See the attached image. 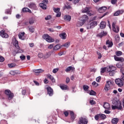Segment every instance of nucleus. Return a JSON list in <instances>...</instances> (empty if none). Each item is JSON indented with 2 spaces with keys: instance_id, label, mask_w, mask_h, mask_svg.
Segmentation results:
<instances>
[{
  "instance_id": "obj_21",
  "label": "nucleus",
  "mask_w": 124,
  "mask_h": 124,
  "mask_svg": "<svg viewBox=\"0 0 124 124\" xmlns=\"http://www.w3.org/2000/svg\"><path fill=\"white\" fill-rule=\"evenodd\" d=\"M47 78H49L53 83H55L56 82V80L54 77L52 75H50V74L47 75Z\"/></svg>"
},
{
  "instance_id": "obj_36",
  "label": "nucleus",
  "mask_w": 124,
  "mask_h": 124,
  "mask_svg": "<svg viewBox=\"0 0 124 124\" xmlns=\"http://www.w3.org/2000/svg\"><path fill=\"white\" fill-rule=\"evenodd\" d=\"M59 49H61V46L60 45H56L53 47V51H57V50H59Z\"/></svg>"
},
{
  "instance_id": "obj_29",
  "label": "nucleus",
  "mask_w": 124,
  "mask_h": 124,
  "mask_svg": "<svg viewBox=\"0 0 124 124\" xmlns=\"http://www.w3.org/2000/svg\"><path fill=\"white\" fill-rule=\"evenodd\" d=\"M14 46L17 49V50H19L20 49V47H19V45L18 43V41L15 40V42L14 43Z\"/></svg>"
},
{
  "instance_id": "obj_56",
  "label": "nucleus",
  "mask_w": 124,
  "mask_h": 124,
  "mask_svg": "<svg viewBox=\"0 0 124 124\" xmlns=\"http://www.w3.org/2000/svg\"><path fill=\"white\" fill-rule=\"evenodd\" d=\"M6 14H11V12L10 11V9H7L5 11Z\"/></svg>"
},
{
  "instance_id": "obj_41",
  "label": "nucleus",
  "mask_w": 124,
  "mask_h": 124,
  "mask_svg": "<svg viewBox=\"0 0 124 124\" xmlns=\"http://www.w3.org/2000/svg\"><path fill=\"white\" fill-rule=\"evenodd\" d=\"M89 86L88 85H83V89L84 90V91H85V92H88V90H89Z\"/></svg>"
},
{
  "instance_id": "obj_4",
  "label": "nucleus",
  "mask_w": 124,
  "mask_h": 124,
  "mask_svg": "<svg viewBox=\"0 0 124 124\" xmlns=\"http://www.w3.org/2000/svg\"><path fill=\"white\" fill-rule=\"evenodd\" d=\"M48 3V0H43L42 3L39 4V6L42 9H47V4Z\"/></svg>"
},
{
  "instance_id": "obj_3",
  "label": "nucleus",
  "mask_w": 124,
  "mask_h": 124,
  "mask_svg": "<svg viewBox=\"0 0 124 124\" xmlns=\"http://www.w3.org/2000/svg\"><path fill=\"white\" fill-rule=\"evenodd\" d=\"M116 106H112L111 108L112 110H115L116 109H118V110H122L123 109V107L122 106V103L121 102L118 101L116 102Z\"/></svg>"
},
{
  "instance_id": "obj_53",
  "label": "nucleus",
  "mask_w": 124,
  "mask_h": 124,
  "mask_svg": "<svg viewBox=\"0 0 124 124\" xmlns=\"http://www.w3.org/2000/svg\"><path fill=\"white\" fill-rule=\"evenodd\" d=\"M38 57L40 59H42V58H43V57H44V55L42 53H40L38 54Z\"/></svg>"
},
{
  "instance_id": "obj_9",
  "label": "nucleus",
  "mask_w": 124,
  "mask_h": 124,
  "mask_svg": "<svg viewBox=\"0 0 124 124\" xmlns=\"http://www.w3.org/2000/svg\"><path fill=\"white\" fill-rule=\"evenodd\" d=\"M110 85H113V82L111 81L110 80L107 81L106 84L105 86L104 90L105 91H106L108 92V91H109L110 90Z\"/></svg>"
},
{
  "instance_id": "obj_62",
  "label": "nucleus",
  "mask_w": 124,
  "mask_h": 124,
  "mask_svg": "<svg viewBox=\"0 0 124 124\" xmlns=\"http://www.w3.org/2000/svg\"><path fill=\"white\" fill-rule=\"evenodd\" d=\"M121 72L122 74V75H124V68H122L121 69Z\"/></svg>"
},
{
  "instance_id": "obj_40",
  "label": "nucleus",
  "mask_w": 124,
  "mask_h": 124,
  "mask_svg": "<svg viewBox=\"0 0 124 124\" xmlns=\"http://www.w3.org/2000/svg\"><path fill=\"white\" fill-rule=\"evenodd\" d=\"M110 76H114L116 73V71H108Z\"/></svg>"
},
{
  "instance_id": "obj_63",
  "label": "nucleus",
  "mask_w": 124,
  "mask_h": 124,
  "mask_svg": "<svg viewBox=\"0 0 124 124\" xmlns=\"http://www.w3.org/2000/svg\"><path fill=\"white\" fill-rule=\"evenodd\" d=\"M53 47H54V45H50L48 46V49H52V48H53Z\"/></svg>"
},
{
  "instance_id": "obj_58",
  "label": "nucleus",
  "mask_w": 124,
  "mask_h": 124,
  "mask_svg": "<svg viewBox=\"0 0 124 124\" xmlns=\"http://www.w3.org/2000/svg\"><path fill=\"white\" fill-rule=\"evenodd\" d=\"M111 2L112 4H116L117 3V0H111Z\"/></svg>"
},
{
  "instance_id": "obj_35",
  "label": "nucleus",
  "mask_w": 124,
  "mask_h": 124,
  "mask_svg": "<svg viewBox=\"0 0 124 124\" xmlns=\"http://www.w3.org/2000/svg\"><path fill=\"white\" fill-rule=\"evenodd\" d=\"M64 19L66 21H68L69 22H70V21L71 20V16L69 15H66L64 16Z\"/></svg>"
},
{
  "instance_id": "obj_23",
  "label": "nucleus",
  "mask_w": 124,
  "mask_h": 124,
  "mask_svg": "<svg viewBox=\"0 0 124 124\" xmlns=\"http://www.w3.org/2000/svg\"><path fill=\"white\" fill-rule=\"evenodd\" d=\"M59 35L62 39H66L67 35L65 32L61 33Z\"/></svg>"
},
{
  "instance_id": "obj_64",
  "label": "nucleus",
  "mask_w": 124,
  "mask_h": 124,
  "mask_svg": "<svg viewBox=\"0 0 124 124\" xmlns=\"http://www.w3.org/2000/svg\"><path fill=\"white\" fill-rule=\"evenodd\" d=\"M104 112L106 114H110L111 113V111L107 110H105Z\"/></svg>"
},
{
  "instance_id": "obj_57",
  "label": "nucleus",
  "mask_w": 124,
  "mask_h": 124,
  "mask_svg": "<svg viewBox=\"0 0 124 124\" xmlns=\"http://www.w3.org/2000/svg\"><path fill=\"white\" fill-rule=\"evenodd\" d=\"M100 80H101V77H98L96 78V80L97 82L99 83L100 82Z\"/></svg>"
},
{
  "instance_id": "obj_38",
  "label": "nucleus",
  "mask_w": 124,
  "mask_h": 124,
  "mask_svg": "<svg viewBox=\"0 0 124 124\" xmlns=\"http://www.w3.org/2000/svg\"><path fill=\"white\" fill-rule=\"evenodd\" d=\"M29 31H30V32H31L32 33L34 32V28L33 27L31 26V27H28Z\"/></svg>"
},
{
  "instance_id": "obj_30",
  "label": "nucleus",
  "mask_w": 124,
  "mask_h": 124,
  "mask_svg": "<svg viewBox=\"0 0 124 124\" xmlns=\"http://www.w3.org/2000/svg\"><path fill=\"white\" fill-rule=\"evenodd\" d=\"M87 20H89V16H87V15H83L82 16V21H83V23H85L86 21Z\"/></svg>"
},
{
  "instance_id": "obj_39",
  "label": "nucleus",
  "mask_w": 124,
  "mask_h": 124,
  "mask_svg": "<svg viewBox=\"0 0 124 124\" xmlns=\"http://www.w3.org/2000/svg\"><path fill=\"white\" fill-rule=\"evenodd\" d=\"M62 46H63V47H66V48H68V47L70 46V42H68L65 43L64 45H62Z\"/></svg>"
},
{
  "instance_id": "obj_22",
  "label": "nucleus",
  "mask_w": 124,
  "mask_h": 124,
  "mask_svg": "<svg viewBox=\"0 0 124 124\" xmlns=\"http://www.w3.org/2000/svg\"><path fill=\"white\" fill-rule=\"evenodd\" d=\"M124 12V10H118L114 14V16H119V15L123 14Z\"/></svg>"
},
{
  "instance_id": "obj_13",
  "label": "nucleus",
  "mask_w": 124,
  "mask_h": 124,
  "mask_svg": "<svg viewBox=\"0 0 124 124\" xmlns=\"http://www.w3.org/2000/svg\"><path fill=\"white\" fill-rule=\"evenodd\" d=\"M0 36H1V37H3V38H8L9 36L8 34L5 33V31L4 30H1L0 31Z\"/></svg>"
},
{
  "instance_id": "obj_2",
  "label": "nucleus",
  "mask_w": 124,
  "mask_h": 124,
  "mask_svg": "<svg viewBox=\"0 0 124 124\" xmlns=\"http://www.w3.org/2000/svg\"><path fill=\"white\" fill-rule=\"evenodd\" d=\"M91 8L86 7L84 9H82V13H87V15L89 16H93V12L92 10H90Z\"/></svg>"
},
{
  "instance_id": "obj_28",
  "label": "nucleus",
  "mask_w": 124,
  "mask_h": 124,
  "mask_svg": "<svg viewBox=\"0 0 124 124\" xmlns=\"http://www.w3.org/2000/svg\"><path fill=\"white\" fill-rule=\"evenodd\" d=\"M111 123L112 124H117L119 123V118H113L111 120Z\"/></svg>"
},
{
  "instance_id": "obj_59",
  "label": "nucleus",
  "mask_w": 124,
  "mask_h": 124,
  "mask_svg": "<svg viewBox=\"0 0 124 124\" xmlns=\"http://www.w3.org/2000/svg\"><path fill=\"white\" fill-rule=\"evenodd\" d=\"M57 71H59V69L56 68L53 70V73H57Z\"/></svg>"
},
{
  "instance_id": "obj_20",
  "label": "nucleus",
  "mask_w": 124,
  "mask_h": 124,
  "mask_svg": "<svg viewBox=\"0 0 124 124\" xmlns=\"http://www.w3.org/2000/svg\"><path fill=\"white\" fill-rule=\"evenodd\" d=\"M100 28L101 29V30H103V29H105V28H106V22L105 21L101 22Z\"/></svg>"
},
{
  "instance_id": "obj_5",
  "label": "nucleus",
  "mask_w": 124,
  "mask_h": 124,
  "mask_svg": "<svg viewBox=\"0 0 124 124\" xmlns=\"http://www.w3.org/2000/svg\"><path fill=\"white\" fill-rule=\"evenodd\" d=\"M88 122L87 118L81 117L79 119L78 124H88Z\"/></svg>"
},
{
  "instance_id": "obj_14",
  "label": "nucleus",
  "mask_w": 124,
  "mask_h": 124,
  "mask_svg": "<svg viewBox=\"0 0 124 124\" xmlns=\"http://www.w3.org/2000/svg\"><path fill=\"white\" fill-rule=\"evenodd\" d=\"M69 71H71V72H73L75 71V68L72 66H70L65 69L66 72H69Z\"/></svg>"
},
{
  "instance_id": "obj_8",
  "label": "nucleus",
  "mask_w": 124,
  "mask_h": 124,
  "mask_svg": "<svg viewBox=\"0 0 124 124\" xmlns=\"http://www.w3.org/2000/svg\"><path fill=\"white\" fill-rule=\"evenodd\" d=\"M43 38L47 42H54V41H55V40H54L53 38L50 37L48 34H45L43 36Z\"/></svg>"
},
{
  "instance_id": "obj_26",
  "label": "nucleus",
  "mask_w": 124,
  "mask_h": 124,
  "mask_svg": "<svg viewBox=\"0 0 124 124\" xmlns=\"http://www.w3.org/2000/svg\"><path fill=\"white\" fill-rule=\"evenodd\" d=\"M72 7L70 6V4L68 2H66V4L63 7V9H71Z\"/></svg>"
},
{
  "instance_id": "obj_48",
  "label": "nucleus",
  "mask_w": 124,
  "mask_h": 124,
  "mask_svg": "<svg viewBox=\"0 0 124 124\" xmlns=\"http://www.w3.org/2000/svg\"><path fill=\"white\" fill-rule=\"evenodd\" d=\"M94 119L96 121H98L99 119H100L99 114H97L96 115H95Z\"/></svg>"
},
{
  "instance_id": "obj_12",
  "label": "nucleus",
  "mask_w": 124,
  "mask_h": 124,
  "mask_svg": "<svg viewBox=\"0 0 124 124\" xmlns=\"http://www.w3.org/2000/svg\"><path fill=\"white\" fill-rule=\"evenodd\" d=\"M107 35V32L102 31L96 35L97 37H99V38H102L103 36H106Z\"/></svg>"
},
{
  "instance_id": "obj_19",
  "label": "nucleus",
  "mask_w": 124,
  "mask_h": 124,
  "mask_svg": "<svg viewBox=\"0 0 124 124\" xmlns=\"http://www.w3.org/2000/svg\"><path fill=\"white\" fill-rule=\"evenodd\" d=\"M19 39L21 40H25V32L20 33L18 34Z\"/></svg>"
},
{
  "instance_id": "obj_11",
  "label": "nucleus",
  "mask_w": 124,
  "mask_h": 124,
  "mask_svg": "<svg viewBox=\"0 0 124 124\" xmlns=\"http://www.w3.org/2000/svg\"><path fill=\"white\" fill-rule=\"evenodd\" d=\"M46 89L47 94L49 95V96H52L53 94H54V91L53 90V89H52V88H51L50 87H48Z\"/></svg>"
},
{
  "instance_id": "obj_6",
  "label": "nucleus",
  "mask_w": 124,
  "mask_h": 124,
  "mask_svg": "<svg viewBox=\"0 0 124 124\" xmlns=\"http://www.w3.org/2000/svg\"><path fill=\"white\" fill-rule=\"evenodd\" d=\"M5 93L6 95H8L9 100H11L13 98V96H14V94L11 93L10 90H5Z\"/></svg>"
},
{
  "instance_id": "obj_7",
  "label": "nucleus",
  "mask_w": 124,
  "mask_h": 124,
  "mask_svg": "<svg viewBox=\"0 0 124 124\" xmlns=\"http://www.w3.org/2000/svg\"><path fill=\"white\" fill-rule=\"evenodd\" d=\"M117 25V22H114L112 23V31L114 32H116V33H118L119 32L120 30L119 29V26Z\"/></svg>"
},
{
  "instance_id": "obj_46",
  "label": "nucleus",
  "mask_w": 124,
  "mask_h": 124,
  "mask_svg": "<svg viewBox=\"0 0 124 124\" xmlns=\"http://www.w3.org/2000/svg\"><path fill=\"white\" fill-rule=\"evenodd\" d=\"M96 94V93L94 92L93 90H91L90 93V95H95Z\"/></svg>"
},
{
  "instance_id": "obj_43",
  "label": "nucleus",
  "mask_w": 124,
  "mask_h": 124,
  "mask_svg": "<svg viewBox=\"0 0 124 124\" xmlns=\"http://www.w3.org/2000/svg\"><path fill=\"white\" fill-rule=\"evenodd\" d=\"M115 54L117 57H119L120 56H122V55H123V52L121 51H117L116 52Z\"/></svg>"
},
{
  "instance_id": "obj_1",
  "label": "nucleus",
  "mask_w": 124,
  "mask_h": 124,
  "mask_svg": "<svg viewBox=\"0 0 124 124\" xmlns=\"http://www.w3.org/2000/svg\"><path fill=\"white\" fill-rule=\"evenodd\" d=\"M97 25V21L90 20L89 24H88L86 25V28L88 30H90L91 29H93L94 27H96Z\"/></svg>"
},
{
  "instance_id": "obj_51",
  "label": "nucleus",
  "mask_w": 124,
  "mask_h": 124,
  "mask_svg": "<svg viewBox=\"0 0 124 124\" xmlns=\"http://www.w3.org/2000/svg\"><path fill=\"white\" fill-rule=\"evenodd\" d=\"M51 18H52V16H47L45 18V19L46 21H48V20H50Z\"/></svg>"
},
{
  "instance_id": "obj_45",
  "label": "nucleus",
  "mask_w": 124,
  "mask_h": 124,
  "mask_svg": "<svg viewBox=\"0 0 124 124\" xmlns=\"http://www.w3.org/2000/svg\"><path fill=\"white\" fill-rule=\"evenodd\" d=\"M92 86H93L94 87H98V86H99V84H98V83H97L95 81H93L92 83Z\"/></svg>"
},
{
  "instance_id": "obj_54",
  "label": "nucleus",
  "mask_w": 124,
  "mask_h": 124,
  "mask_svg": "<svg viewBox=\"0 0 124 124\" xmlns=\"http://www.w3.org/2000/svg\"><path fill=\"white\" fill-rule=\"evenodd\" d=\"M20 59L21 60V61H24V60L26 59V56L24 55H22V56H20Z\"/></svg>"
},
{
  "instance_id": "obj_33",
  "label": "nucleus",
  "mask_w": 124,
  "mask_h": 124,
  "mask_svg": "<svg viewBox=\"0 0 124 124\" xmlns=\"http://www.w3.org/2000/svg\"><path fill=\"white\" fill-rule=\"evenodd\" d=\"M22 12H29V13H31V11L28 8H23L22 9Z\"/></svg>"
},
{
  "instance_id": "obj_25",
  "label": "nucleus",
  "mask_w": 124,
  "mask_h": 124,
  "mask_svg": "<svg viewBox=\"0 0 124 124\" xmlns=\"http://www.w3.org/2000/svg\"><path fill=\"white\" fill-rule=\"evenodd\" d=\"M70 116H71V119L72 121H74V120H75V118H76V115L74 114V112L73 111H70Z\"/></svg>"
},
{
  "instance_id": "obj_24",
  "label": "nucleus",
  "mask_w": 124,
  "mask_h": 124,
  "mask_svg": "<svg viewBox=\"0 0 124 124\" xmlns=\"http://www.w3.org/2000/svg\"><path fill=\"white\" fill-rule=\"evenodd\" d=\"M106 45H107L108 48H110L112 47V46H113V42H112L111 41H109V40H108L106 42Z\"/></svg>"
},
{
  "instance_id": "obj_47",
  "label": "nucleus",
  "mask_w": 124,
  "mask_h": 124,
  "mask_svg": "<svg viewBox=\"0 0 124 124\" xmlns=\"http://www.w3.org/2000/svg\"><path fill=\"white\" fill-rule=\"evenodd\" d=\"M33 23H34V19H33V18H31L29 20L30 25H32V24H33Z\"/></svg>"
},
{
  "instance_id": "obj_52",
  "label": "nucleus",
  "mask_w": 124,
  "mask_h": 124,
  "mask_svg": "<svg viewBox=\"0 0 124 124\" xmlns=\"http://www.w3.org/2000/svg\"><path fill=\"white\" fill-rule=\"evenodd\" d=\"M97 55L98 56V59H101L102 58V55H101V53H100V52L97 51Z\"/></svg>"
},
{
  "instance_id": "obj_42",
  "label": "nucleus",
  "mask_w": 124,
  "mask_h": 124,
  "mask_svg": "<svg viewBox=\"0 0 124 124\" xmlns=\"http://www.w3.org/2000/svg\"><path fill=\"white\" fill-rule=\"evenodd\" d=\"M8 66L9 67L12 68V67H15V66H16V64L15 63L8 64Z\"/></svg>"
},
{
  "instance_id": "obj_50",
  "label": "nucleus",
  "mask_w": 124,
  "mask_h": 124,
  "mask_svg": "<svg viewBox=\"0 0 124 124\" xmlns=\"http://www.w3.org/2000/svg\"><path fill=\"white\" fill-rule=\"evenodd\" d=\"M54 11L56 13H59V12H60V8H54Z\"/></svg>"
},
{
  "instance_id": "obj_61",
  "label": "nucleus",
  "mask_w": 124,
  "mask_h": 124,
  "mask_svg": "<svg viewBox=\"0 0 124 124\" xmlns=\"http://www.w3.org/2000/svg\"><path fill=\"white\" fill-rule=\"evenodd\" d=\"M79 1H80V0H74V4H76L78 3L79 2Z\"/></svg>"
},
{
  "instance_id": "obj_10",
  "label": "nucleus",
  "mask_w": 124,
  "mask_h": 124,
  "mask_svg": "<svg viewBox=\"0 0 124 124\" xmlns=\"http://www.w3.org/2000/svg\"><path fill=\"white\" fill-rule=\"evenodd\" d=\"M115 82L119 87H123L124 86V81L121 78H116L115 80Z\"/></svg>"
},
{
  "instance_id": "obj_27",
  "label": "nucleus",
  "mask_w": 124,
  "mask_h": 124,
  "mask_svg": "<svg viewBox=\"0 0 124 124\" xmlns=\"http://www.w3.org/2000/svg\"><path fill=\"white\" fill-rule=\"evenodd\" d=\"M11 75H16L17 74H20V71L15 70V71H11L10 72Z\"/></svg>"
},
{
  "instance_id": "obj_18",
  "label": "nucleus",
  "mask_w": 124,
  "mask_h": 124,
  "mask_svg": "<svg viewBox=\"0 0 124 124\" xmlns=\"http://www.w3.org/2000/svg\"><path fill=\"white\" fill-rule=\"evenodd\" d=\"M103 107L105 109H107V110H109L110 108H111V106L108 103H104Z\"/></svg>"
},
{
  "instance_id": "obj_49",
  "label": "nucleus",
  "mask_w": 124,
  "mask_h": 124,
  "mask_svg": "<svg viewBox=\"0 0 124 124\" xmlns=\"http://www.w3.org/2000/svg\"><path fill=\"white\" fill-rule=\"evenodd\" d=\"M106 71V67H102L101 69V73H104Z\"/></svg>"
},
{
  "instance_id": "obj_60",
  "label": "nucleus",
  "mask_w": 124,
  "mask_h": 124,
  "mask_svg": "<svg viewBox=\"0 0 124 124\" xmlns=\"http://www.w3.org/2000/svg\"><path fill=\"white\" fill-rule=\"evenodd\" d=\"M90 103L92 105H93V104H95V102L92 100L90 101Z\"/></svg>"
},
{
  "instance_id": "obj_37",
  "label": "nucleus",
  "mask_w": 124,
  "mask_h": 124,
  "mask_svg": "<svg viewBox=\"0 0 124 124\" xmlns=\"http://www.w3.org/2000/svg\"><path fill=\"white\" fill-rule=\"evenodd\" d=\"M99 115L100 116V119L102 120H105V119H106V115H105V114L100 113Z\"/></svg>"
},
{
  "instance_id": "obj_15",
  "label": "nucleus",
  "mask_w": 124,
  "mask_h": 124,
  "mask_svg": "<svg viewBox=\"0 0 124 124\" xmlns=\"http://www.w3.org/2000/svg\"><path fill=\"white\" fill-rule=\"evenodd\" d=\"M114 59L115 61L116 62H124V59L123 57H118L116 56V55L114 56Z\"/></svg>"
},
{
  "instance_id": "obj_31",
  "label": "nucleus",
  "mask_w": 124,
  "mask_h": 124,
  "mask_svg": "<svg viewBox=\"0 0 124 124\" xmlns=\"http://www.w3.org/2000/svg\"><path fill=\"white\" fill-rule=\"evenodd\" d=\"M116 69H117L116 67L114 66H109L108 70L110 71H116Z\"/></svg>"
},
{
  "instance_id": "obj_17",
  "label": "nucleus",
  "mask_w": 124,
  "mask_h": 124,
  "mask_svg": "<svg viewBox=\"0 0 124 124\" xmlns=\"http://www.w3.org/2000/svg\"><path fill=\"white\" fill-rule=\"evenodd\" d=\"M28 6H29V7H30V8H31V9H34L35 10V9H36L37 7L36 6V5L34 3H30L28 5Z\"/></svg>"
},
{
  "instance_id": "obj_55",
  "label": "nucleus",
  "mask_w": 124,
  "mask_h": 124,
  "mask_svg": "<svg viewBox=\"0 0 124 124\" xmlns=\"http://www.w3.org/2000/svg\"><path fill=\"white\" fill-rule=\"evenodd\" d=\"M4 62V58L1 56H0V62Z\"/></svg>"
},
{
  "instance_id": "obj_44",
  "label": "nucleus",
  "mask_w": 124,
  "mask_h": 124,
  "mask_svg": "<svg viewBox=\"0 0 124 124\" xmlns=\"http://www.w3.org/2000/svg\"><path fill=\"white\" fill-rule=\"evenodd\" d=\"M60 88L61 89H62V90H67V86L66 85H62L60 86Z\"/></svg>"
},
{
  "instance_id": "obj_16",
  "label": "nucleus",
  "mask_w": 124,
  "mask_h": 124,
  "mask_svg": "<svg viewBox=\"0 0 124 124\" xmlns=\"http://www.w3.org/2000/svg\"><path fill=\"white\" fill-rule=\"evenodd\" d=\"M107 9V8L106 7H101L98 9V11L99 13H103V12H105V11H106Z\"/></svg>"
},
{
  "instance_id": "obj_34",
  "label": "nucleus",
  "mask_w": 124,
  "mask_h": 124,
  "mask_svg": "<svg viewBox=\"0 0 124 124\" xmlns=\"http://www.w3.org/2000/svg\"><path fill=\"white\" fill-rule=\"evenodd\" d=\"M124 65V63L123 62H119L117 64H116V66L118 68H123V66Z\"/></svg>"
},
{
  "instance_id": "obj_32",
  "label": "nucleus",
  "mask_w": 124,
  "mask_h": 124,
  "mask_svg": "<svg viewBox=\"0 0 124 124\" xmlns=\"http://www.w3.org/2000/svg\"><path fill=\"white\" fill-rule=\"evenodd\" d=\"M44 71L41 69H36V70H34L33 72L35 73H36V74H38L39 73H41L42 72H43Z\"/></svg>"
}]
</instances>
